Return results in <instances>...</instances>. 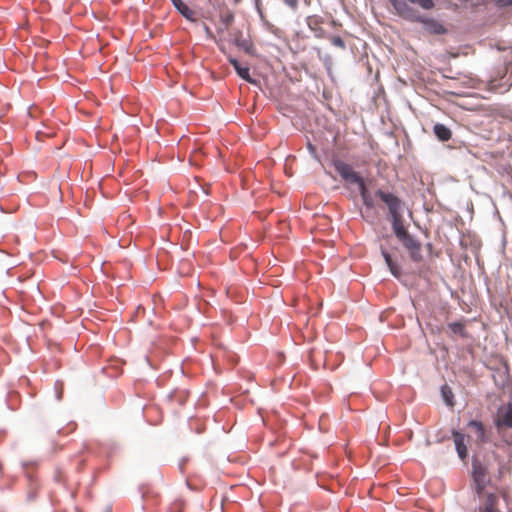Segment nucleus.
<instances>
[{
  "label": "nucleus",
  "instance_id": "f257e3e1",
  "mask_svg": "<svg viewBox=\"0 0 512 512\" xmlns=\"http://www.w3.org/2000/svg\"><path fill=\"white\" fill-rule=\"evenodd\" d=\"M388 1L393 7L395 13L401 18L412 22L422 23L424 29L431 34L441 35L446 33V28L440 22L432 18L421 16L415 8L404 0Z\"/></svg>",
  "mask_w": 512,
  "mask_h": 512
},
{
  "label": "nucleus",
  "instance_id": "f03ea898",
  "mask_svg": "<svg viewBox=\"0 0 512 512\" xmlns=\"http://www.w3.org/2000/svg\"><path fill=\"white\" fill-rule=\"evenodd\" d=\"M376 196H378L388 207L389 213L391 215L392 221V229L396 235V237L400 240L405 237L407 234V230L403 225L402 219V201L392 193L384 192L382 190L376 191Z\"/></svg>",
  "mask_w": 512,
  "mask_h": 512
},
{
  "label": "nucleus",
  "instance_id": "7ed1b4c3",
  "mask_svg": "<svg viewBox=\"0 0 512 512\" xmlns=\"http://www.w3.org/2000/svg\"><path fill=\"white\" fill-rule=\"evenodd\" d=\"M335 171L340 177L349 184L360 181V175L353 170L352 166L342 160L336 159L333 161Z\"/></svg>",
  "mask_w": 512,
  "mask_h": 512
},
{
  "label": "nucleus",
  "instance_id": "20e7f679",
  "mask_svg": "<svg viewBox=\"0 0 512 512\" xmlns=\"http://www.w3.org/2000/svg\"><path fill=\"white\" fill-rule=\"evenodd\" d=\"M488 472L487 469L481 463H473L472 465V477L475 483L476 493L482 494L487 482Z\"/></svg>",
  "mask_w": 512,
  "mask_h": 512
},
{
  "label": "nucleus",
  "instance_id": "39448f33",
  "mask_svg": "<svg viewBox=\"0 0 512 512\" xmlns=\"http://www.w3.org/2000/svg\"><path fill=\"white\" fill-rule=\"evenodd\" d=\"M400 241L403 243L405 248L409 251L410 257L419 262L422 259L421 255V244L410 234L401 238Z\"/></svg>",
  "mask_w": 512,
  "mask_h": 512
},
{
  "label": "nucleus",
  "instance_id": "423d86ee",
  "mask_svg": "<svg viewBox=\"0 0 512 512\" xmlns=\"http://www.w3.org/2000/svg\"><path fill=\"white\" fill-rule=\"evenodd\" d=\"M498 503V496L494 493H488L485 495L483 503L479 507V512H500Z\"/></svg>",
  "mask_w": 512,
  "mask_h": 512
},
{
  "label": "nucleus",
  "instance_id": "0eeeda50",
  "mask_svg": "<svg viewBox=\"0 0 512 512\" xmlns=\"http://www.w3.org/2000/svg\"><path fill=\"white\" fill-rule=\"evenodd\" d=\"M453 440L455 443L456 451L458 456L464 460L467 457L468 451L465 444V435L459 431H452Z\"/></svg>",
  "mask_w": 512,
  "mask_h": 512
},
{
  "label": "nucleus",
  "instance_id": "6e6552de",
  "mask_svg": "<svg viewBox=\"0 0 512 512\" xmlns=\"http://www.w3.org/2000/svg\"><path fill=\"white\" fill-rule=\"evenodd\" d=\"M177 11L187 20L195 22L196 12L190 9L182 0H171Z\"/></svg>",
  "mask_w": 512,
  "mask_h": 512
},
{
  "label": "nucleus",
  "instance_id": "1a4fd4ad",
  "mask_svg": "<svg viewBox=\"0 0 512 512\" xmlns=\"http://www.w3.org/2000/svg\"><path fill=\"white\" fill-rule=\"evenodd\" d=\"M228 61L234 67V69L236 70L237 74L242 79H244V80H246L247 82H250V83L254 82L251 79V77H250V69H249V67H243L236 58H233L231 56L228 58Z\"/></svg>",
  "mask_w": 512,
  "mask_h": 512
},
{
  "label": "nucleus",
  "instance_id": "9d476101",
  "mask_svg": "<svg viewBox=\"0 0 512 512\" xmlns=\"http://www.w3.org/2000/svg\"><path fill=\"white\" fill-rule=\"evenodd\" d=\"M433 131H434V134L436 135V137L442 142L448 141L452 137L451 130L444 124H440V123L435 124L433 127Z\"/></svg>",
  "mask_w": 512,
  "mask_h": 512
},
{
  "label": "nucleus",
  "instance_id": "9b49d317",
  "mask_svg": "<svg viewBox=\"0 0 512 512\" xmlns=\"http://www.w3.org/2000/svg\"><path fill=\"white\" fill-rule=\"evenodd\" d=\"M468 427L474 430V432L476 433V440L478 442L483 443L486 441L485 429L480 421L471 420L468 423Z\"/></svg>",
  "mask_w": 512,
  "mask_h": 512
},
{
  "label": "nucleus",
  "instance_id": "f8f14e48",
  "mask_svg": "<svg viewBox=\"0 0 512 512\" xmlns=\"http://www.w3.org/2000/svg\"><path fill=\"white\" fill-rule=\"evenodd\" d=\"M382 255L385 259V262H386L391 274L394 277L399 278L401 276V270H400L399 266L397 265V263L393 261L391 255L386 250L382 249Z\"/></svg>",
  "mask_w": 512,
  "mask_h": 512
},
{
  "label": "nucleus",
  "instance_id": "ddd939ff",
  "mask_svg": "<svg viewBox=\"0 0 512 512\" xmlns=\"http://www.w3.org/2000/svg\"><path fill=\"white\" fill-rule=\"evenodd\" d=\"M496 426L512 428V405H509L505 413L496 421Z\"/></svg>",
  "mask_w": 512,
  "mask_h": 512
},
{
  "label": "nucleus",
  "instance_id": "4468645a",
  "mask_svg": "<svg viewBox=\"0 0 512 512\" xmlns=\"http://www.w3.org/2000/svg\"><path fill=\"white\" fill-rule=\"evenodd\" d=\"M448 327L454 334L466 336L465 324L463 322H452L448 324Z\"/></svg>",
  "mask_w": 512,
  "mask_h": 512
},
{
  "label": "nucleus",
  "instance_id": "2eb2a0df",
  "mask_svg": "<svg viewBox=\"0 0 512 512\" xmlns=\"http://www.w3.org/2000/svg\"><path fill=\"white\" fill-rule=\"evenodd\" d=\"M405 2H409L412 4H416L420 6L424 10H431L434 8L435 4L433 0H404Z\"/></svg>",
  "mask_w": 512,
  "mask_h": 512
},
{
  "label": "nucleus",
  "instance_id": "dca6fc26",
  "mask_svg": "<svg viewBox=\"0 0 512 512\" xmlns=\"http://www.w3.org/2000/svg\"><path fill=\"white\" fill-rule=\"evenodd\" d=\"M353 184H356L358 186V190L360 192L361 198L369 194L366 184L364 182V179L360 176V181H356Z\"/></svg>",
  "mask_w": 512,
  "mask_h": 512
},
{
  "label": "nucleus",
  "instance_id": "f3484780",
  "mask_svg": "<svg viewBox=\"0 0 512 512\" xmlns=\"http://www.w3.org/2000/svg\"><path fill=\"white\" fill-rule=\"evenodd\" d=\"M184 509V503L180 500L175 501L171 504L169 512H182Z\"/></svg>",
  "mask_w": 512,
  "mask_h": 512
},
{
  "label": "nucleus",
  "instance_id": "a211bd4d",
  "mask_svg": "<svg viewBox=\"0 0 512 512\" xmlns=\"http://www.w3.org/2000/svg\"><path fill=\"white\" fill-rule=\"evenodd\" d=\"M236 44L239 47L243 48L247 53L252 54L253 46L251 43H249L247 41H242V42L237 41Z\"/></svg>",
  "mask_w": 512,
  "mask_h": 512
},
{
  "label": "nucleus",
  "instance_id": "6ab92c4d",
  "mask_svg": "<svg viewBox=\"0 0 512 512\" xmlns=\"http://www.w3.org/2000/svg\"><path fill=\"white\" fill-rule=\"evenodd\" d=\"M362 201H363V204L366 206V208H368V209L373 208V206H374V202H373V198H372V196L370 195V193H369V194H367L366 196H364V197L362 198Z\"/></svg>",
  "mask_w": 512,
  "mask_h": 512
},
{
  "label": "nucleus",
  "instance_id": "aec40b11",
  "mask_svg": "<svg viewBox=\"0 0 512 512\" xmlns=\"http://www.w3.org/2000/svg\"><path fill=\"white\" fill-rule=\"evenodd\" d=\"M447 390H448L447 386L442 387V393H443L446 403L449 405H452V401L450 399L452 397V393L450 390L449 391H447Z\"/></svg>",
  "mask_w": 512,
  "mask_h": 512
},
{
  "label": "nucleus",
  "instance_id": "412c9836",
  "mask_svg": "<svg viewBox=\"0 0 512 512\" xmlns=\"http://www.w3.org/2000/svg\"><path fill=\"white\" fill-rule=\"evenodd\" d=\"M331 43L336 46V47H339V48H345V43L343 41V39L339 36H334L332 39H331Z\"/></svg>",
  "mask_w": 512,
  "mask_h": 512
},
{
  "label": "nucleus",
  "instance_id": "4be33fe9",
  "mask_svg": "<svg viewBox=\"0 0 512 512\" xmlns=\"http://www.w3.org/2000/svg\"><path fill=\"white\" fill-rule=\"evenodd\" d=\"M494 1H495V4L501 8L512 6V0H494Z\"/></svg>",
  "mask_w": 512,
  "mask_h": 512
},
{
  "label": "nucleus",
  "instance_id": "5701e85b",
  "mask_svg": "<svg viewBox=\"0 0 512 512\" xmlns=\"http://www.w3.org/2000/svg\"><path fill=\"white\" fill-rule=\"evenodd\" d=\"M284 2L292 9H296L298 6V0H284Z\"/></svg>",
  "mask_w": 512,
  "mask_h": 512
},
{
  "label": "nucleus",
  "instance_id": "b1692460",
  "mask_svg": "<svg viewBox=\"0 0 512 512\" xmlns=\"http://www.w3.org/2000/svg\"><path fill=\"white\" fill-rule=\"evenodd\" d=\"M233 21V15L229 14V15H226L225 17H223V22L225 24L226 27H228Z\"/></svg>",
  "mask_w": 512,
  "mask_h": 512
}]
</instances>
